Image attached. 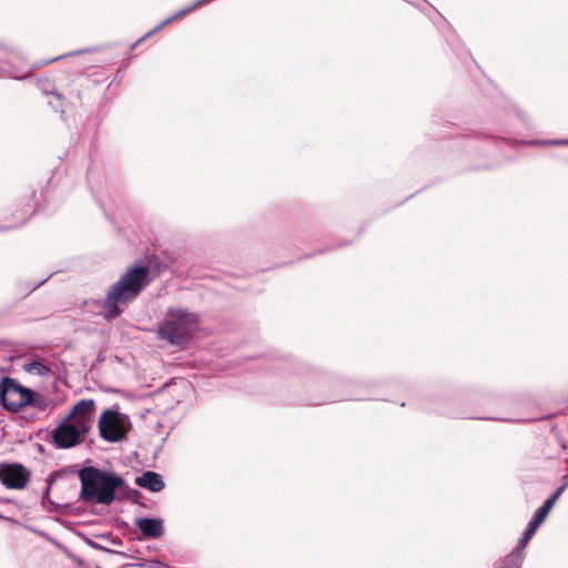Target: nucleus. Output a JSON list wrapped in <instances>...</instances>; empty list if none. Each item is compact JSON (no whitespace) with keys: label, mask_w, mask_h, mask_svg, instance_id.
Wrapping results in <instances>:
<instances>
[{"label":"nucleus","mask_w":568,"mask_h":568,"mask_svg":"<svg viewBox=\"0 0 568 568\" xmlns=\"http://www.w3.org/2000/svg\"><path fill=\"white\" fill-rule=\"evenodd\" d=\"M567 463H568V459H567Z\"/></svg>","instance_id":"bb28decb"},{"label":"nucleus","mask_w":568,"mask_h":568,"mask_svg":"<svg viewBox=\"0 0 568 568\" xmlns=\"http://www.w3.org/2000/svg\"><path fill=\"white\" fill-rule=\"evenodd\" d=\"M209 0H197L195 1L192 6H189L187 8L185 9H182L180 10L179 12L174 13L172 17L170 18H166L164 19L162 22H160L158 26H155L153 29H151L150 31L145 32L144 33V40H146L148 38H150L152 34H154L159 29H161L163 26L170 23L171 21H173L175 18L191 11L193 8L200 6V4H203L205 2H207Z\"/></svg>","instance_id":"4468645a"},{"label":"nucleus","mask_w":568,"mask_h":568,"mask_svg":"<svg viewBox=\"0 0 568 568\" xmlns=\"http://www.w3.org/2000/svg\"><path fill=\"white\" fill-rule=\"evenodd\" d=\"M295 369H296V374H298L301 376H308V375H313L315 373L311 366L305 365V364H298Z\"/></svg>","instance_id":"412c9836"},{"label":"nucleus","mask_w":568,"mask_h":568,"mask_svg":"<svg viewBox=\"0 0 568 568\" xmlns=\"http://www.w3.org/2000/svg\"><path fill=\"white\" fill-rule=\"evenodd\" d=\"M81 498L85 503L110 505L114 493L123 485L121 476L88 466L79 471Z\"/></svg>","instance_id":"f03ea898"},{"label":"nucleus","mask_w":568,"mask_h":568,"mask_svg":"<svg viewBox=\"0 0 568 568\" xmlns=\"http://www.w3.org/2000/svg\"><path fill=\"white\" fill-rule=\"evenodd\" d=\"M145 549H146V550H149V551H151V550H152V546H149V545H148V546H145Z\"/></svg>","instance_id":"393cba45"},{"label":"nucleus","mask_w":568,"mask_h":568,"mask_svg":"<svg viewBox=\"0 0 568 568\" xmlns=\"http://www.w3.org/2000/svg\"><path fill=\"white\" fill-rule=\"evenodd\" d=\"M568 488V473L562 477L561 485L551 494L558 499L561 494Z\"/></svg>","instance_id":"aec40b11"},{"label":"nucleus","mask_w":568,"mask_h":568,"mask_svg":"<svg viewBox=\"0 0 568 568\" xmlns=\"http://www.w3.org/2000/svg\"><path fill=\"white\" fill-rule=\"evenodd\" d=\"M38 397V394L21 386L11 377H4L0 383V402L9 412H19L28 405L39 406Z\"/></svg>","instance_id":"20e7f679"},{"label":"nucleus","mask_w":568,"mask_h":568,"mask_svg":"<svg viewBox=\"0 0 568 568\" xmlns=\"http://www.w3.org/2000/svg\"><path fill=\"white\" fill-rule=\"evenodd\" d=\"M85 437L67 416L51 432L52 444L60 449L75 447L84 442Z\"/></svg>","instance_id":"0eeeda50"},{"label":"nucleus","mask_w":568,"mask_h":568,"mask_svg":"<svg viewBox=\"0 0 568 568\" xmlns=\"http://www.w3.org/2000/svg\"><path fill=\"white\" fill-rule=\"evenodd\" d=\"M134 523L140 529H142V518H135Z\"/></svg>","instance_id":"4be33fe9"},{"label":"nucleus","mask_w":568,"mask_h":568,"mask_svg":"<svg viewBox=\"0 0 568 568\" xmlns=\"http://www.w3.org/2000/svg\"><path fill=\"white\" fill-rule=\"evenodd\" d=\"M98 427L100 436L104 440L116 443L128 434L131 422L126 414L114 408H108L100 416Z\"/></svg>","instance_id":"39448f33"},{"label":"nucleus","mask_w":568,"mask_h":568,"mask_svg":"<svg viewBox=\"0 0 568 568\" xmlns=\"http://www.w3.org/2000/svg\"><path fill=\"white\" fill-rule=\"evenodd\" d=\"M471 419H495L494 417H481V416H478V417H470Z\"/></svg>","instance_id":"b1692460"},{"label":"nucleus","mask_w":568,"mask_h":568,"mask_svg":"<svg viewBox=\"0 0 568 568\" xmlns=\"http://www.w3.org/2000/svg\"><path fill=\"white\" fill-rule=\"evenodd\" d=\"M200 324V316L186 310H170L160 333L170 344L185 348Z\"/></svg>","instance_id":"7ed1b4c3"},{"label":"nucleus","mask_w":568,"mask_h":568,"mask_svg":"<svg viewBox=\"0 0 568 568\" xmlns=\"http://www.w3.org/2000/svg\"><path fill=\"white\" fill-rule=\"evenodd\" d=\"M142 291V261L123 273L106 291L103 300L93 301L98 314L106 321L118 318Z\"/></svg>","instance_id":"f257e3e1"},{"label":"nucleus","mask_w":568,"mask_h":568,"mask_svg":"<svg viewBox=\"0 0 568 568\" xmlns=\"http://www.w3.org/2000/svg\"><path fill=\"white\" fill-rule=\"evenodd\" d=\"M31 479V471L19 463H0V481L9 489H23Z\"/></svg>","instance_id":"6e6552de"},{"label":"nucleus","mask_w":568,"mask_h":568,"mask_svg":"<svg viewBox=\"0 0 568 568\" xmlns=\"http://www.w3.org/2000/svg\"><path fill=\"white\" fill-rule=\"evenodd\" d=\"M556 501V497L550 495L544 501V504L535 511L525 531L523 532L521 538L519 539V548H525L527 546L528 541L531 539L536 530L546 520Z\"/></svg>","instance_id":"1a4fd4ad"},{"label":"nucleus","mask_w":568,"mask_h":568,"mask_svg":"<svg viewBox=\"0 0 568 568\" xmlns=\"http://www.w3.org/2000/svg\"><path fill=\"white\" fill-rule=\"evenodd\" d=\"M447 129H448V130H446V131H445V132H443V133H435L436 138H437V139H449V138H454V136H457V135H458L457 133H455V131H457V129H456V128H454L452 123H449V124L447 125Z\"/></svg>","instance_id":"6ab92c4d"},{"label":"nucleus","mask_w":568,"mask_h":568,"mask_svg":"<svg viewBox=\"0 0 568 568\" xmlns=\"http://www.w3.org/2000/svg\"><path fill=\"white\" fill-rule=\"evenodd\" d=\"M349 386H351V382H348V381L336 383L333 387L338 388L339 389L338 393L326 396V397L312 399L308 403V405H323V404H328L332 402L348 400V399H353V400L378 399L377 397H373L369 395L362 396V395H356V394L349 393L347 390V388Z\"/></svg>","instance_id":"9d476101"},{"label":"nucleus","mask_w":568,"mask_h":568,"mask_svg":"<svg viewBox=\"0 0 568 568\" xmlns=\"http://www.w3.org/2000/svg\"><path fill=\"white\" fill-rule=\"evenodd\" d=\"M524 549L525 548H519L518 542L516 548L504 558L500 568H521Z\"/></svg>","instance_id":"2eb2a0df"},{"label":"nucleus","mask_w":568,"mask_h":568,"mask_svg":"<svg viewBox=\"0 0 568 568\" xmlns=\"http://www.w3.org/2000/svg\"><path fill=\"white\" fill-rule=\"evenodd\" d=\"M164 486L163 477L159 473L144 470V489L158 493L161 491Z\"/></svg>","instance_id":"ddd939ff"},{"label":"nucleus","mask_w":568,"mask_h":568,"mask_svg":"<svg viewBox=\"0 0 568 568\" xmlns=\"http://www.w3.org/2000/svg\"><path fill=\"white\" fill-rule=\"evenodd\" d=\"M153 393H149V394H143V397H146L149 395H152Z\"/></svg>","instance_id":"a878e982"},{"label":"nucleus","mask_w":568,"mask_h":568,"mask_svg":"<svg viewBox=\"0 0 568 568\" xmlns=\"http://www.w3.org/2000/svg\"><path fill=\"white\" fill-rule=\"evenodd\" d=\"M166 267L168 264L159 256L144 252V287L155 280Z\"/></svg>","instance_id":"9b49d317"},{"label":"nucleus","mask_w":568,"mask_h":568,"mask_svg":"<svg viewBox=\"0 0 568 568\" xmlns=\"http://www.w3.org/2000/svg\"><path fill=\"white\" fill-rule=\"evenodd\" d=\"M26 369L29 373H33L41 376H47L52 373L49 365L40 361H33L26 365Z\"/></svg>","instance_id":"dca6fc26"},{"label":"nucleus","mask_w":568,"mask_h":568,"mask_svg":"<svg viewBox=\"0 0 568 568\" xmlns=\"http://www.w3.org/2000/svg\"><path fill=\"white\" fill-rule=\"evenodd\" d=\"M529 145H568V139H555V140H531L528 141Z\"/></svg>","instance_id":"f3484780"},{"label":"nucleus","mask_w":568,"mask_h":568,"mask_svg":"<svg viewBox=\"0 0 568 568\" xmlns=\"http://www.w3.org/2000/svg\"><path fill=\"white\" fill-rule=\"evenodd\" d=\"M164 526L161 518L144 517V539H156L163 535Z\"/></svg>","instance_id":"f8f14e48"},{"label":"nucleus","mask_w":568,"mask_h":568,"mask_svg":"<svg viewBox=\"0 0 568 568\" xmlns=\"http://www.w3.org/2000/svg\"><path fill=\"white\" fill-rule=\"evenodd\" d=\"M97 404L93 399L87 398L77 402L67 418L82 433L88 436L95 419Z\"/></svg>","instance_id":"423d86ee"},{"label":"nucleus","mask_w":568,"mask_h":568,"mask_svg":"<svg viewBox=\"0 0 568 568\" xmlns=\"http://www.w3.org/2000/svg\"><path fill=\"white\" fill-rule=\"evenodd\" d=\"M135 484H136L138 486L142 487V476H138V477L135 478Z\"/></svg>","instance_id":"5701e85b"},{"label":"nucleus","mask_w":568,"mask_h":568,"mask_svg":"<svg viewBox=\"0 0 568 568\" xmlns=\"http://www.w3.org/2000/svg\"><path fill=\"white\" fill-rule=\"evenodd\" d=\"M159 449H160V445H159L158 443H156V444H154V445H152V447H151V448H146V447L144 446V455H145L146 453H149V452L152 454V463H146V462L144 460V466H148V467H154V466H155V465H154V460H155V458H156V456H158Z\"/></svg>","instance_id":"a211bd4d"}]
</instances>
